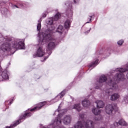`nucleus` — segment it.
Instances as JSON below:
<instances>
[{
    "label": "nucleus",
    "mask_w": 128,
    "mask_h": 128,
    "mask_svg": "<svg viewBox=\"0 0 128 128\" xmlns=\"http://www.w3.org/2000/svg\"><path fill=\"white\" fill-rule=\"evenodd\" d=\"M72 120V117L70 116H67L64 117V120H63V122L64 124H70V121Z\"/></svg>",
    "instance_id": "nucleus-13"
},
{
    "label": "nucleus",
    "mask_w": 128,
    "mask_h": 128,
    "mask_svg": "<svg viewBox=\"0 0 128 128\" xmlns=\"http://www.w3.org/2000/svg\"><path fill=\"white\" fill-rule=\"evenodd\" d=\"M22 8V5H21L20 7L16 6V5H14V8Z\"/></svg>",
    "instance_id": "nucleus-31"
},
{
    "label": "nucleus",
    "mask_w": 128,
    "mask_h": 128,
    "mask_svg": "<svg viewBox=\"0 0 128 128\" xmlns=\"http://www.w3.org/2000/svg\"><path fill=\"white\" fill-rule=\"evenodd\" d=\"M73 108H74L76 110H78V112H80V110H82V108L80 106V104H74Z\"/></svg>",
    "instance_id": "nucleus-22"
},
{
    "label": "nucleus",
    "mask_w": 128,
    "mask_h": 128,
    "mask_svg": "<svg viewBox=\"0 0 128 128\" xmlns=\"http://www.w3.org/2000/svg\"><path fill=\"white\" fill-rule=\"evenodd\" d=\"M92 16H90L88 22H86V24H89L90 22H92Z\"/></svg>",
    "instance_id": "nucleus-29"
},
{
    "label": "nucleus",
    "mask_w": 128,
    "mask_h": 128,
    "mask_svg": "<svg viewBox=\"0 0 128 128\" xmlns=\"http://www.w3.org/2000/svg\"><path fill=\"white\" fill-rule=\"evenodd\" d=\"M70 24H72V21L70 20H67L64 24L65 28H70Z\"/></svg>",
    "instance_id": "nucleus-17"
},
{
    "label": "nucleus",
    "mask_w": 128,
    "mask_h": 128,
    "mask_svg": "<svg viewBox=\"0 0 128 128\" xmlns=\"http://www.w3.org/2000/svg\"><path fill=\"white\" fill-rule=\"evenodd\" d=\"M55 46H56V44H54V42H50L48 43V44L47 48H46L47 52H48V56L46 57L45 58H44V60H46V58H48V56L50 54H52V50H54Z\"/></svg>",
    "instance_id": "nucleus-6"
},
{
    "label": "nucleus",
    "mask_w": 128,
    "mask_h": 128,
    "mask_svg": "<svg viewBox=\"0 0 128 128\" xmlns=\"http://www.w3.org/2000/svg\"><path fill=\"white\" fill-rule=\"evenodd\" d=\"M126 121L122 119H121L119 120L118 122H114V124L110 126V128H116V126H126Z\"/></svg>",
    "instance_id": "nucleus-9"
},
{
    "label": "nucleus",
    "mask_w": 128,
    "mask_h": 128,
    "mask_svg": "<svg viewBox=\"0 0 128 128\" xmlns=\"http://www.w3.org/2000/svg\"><path fill=\"white\" fill-rule=\"evenodd\" d=\"M46 14H44L43 15V18H46Z\"/></svg>",
    "instance_id": "nucleus-34"
},
{
    "label": "nucleus",
    "mask_w": 128,
    "mask_h": 128,
    "mask_svg": "<svg viewBox=\"0 0 128 128\" xmlns=\"http://www.w3.org/2000/svg\"><path fill=\"white\" fill-rule=\"evenodd\" d=\"M90 104V101H88V100H85L82 101V104L84 108H87V106H88Z\"/></svg>",
    "instance_id": "nucleus-18"
},
{
    "label": "nucleus",
    "mask_w": 128,
    "mask_h": 128,
    "mask_svg": "<svg viewBox=\"0 0 128 128\" xmlns=\"http://www.w3.org/2000/svg\"><path fill=\"white\" fill-rule=\"evenodd\" d=\"M96 103L98 108H102L104 106V103L102 100H97L96 102Z\"/></svg>",
    "instance_id": "nucleus-15"
},
{
    "label": "nucleus",
    "mask_w": 128,
    "mask_h": 128,
    "mask_svg": "<svg viewBox=\"0 0 128 128\" xmlns=\"http://www.w3.org/2000/svg\"><path fill=\"white\" fill-rule=\"evenodd\" d=\"M71 16H72V13H71Z\"/></svg>",
    "instance_id": "nucleus-39"
},
{
    "label": "nucleus",
    "mask_w": 128,
    "mask_h": 128,
    "mask_svg": "<svg viewBox=\"0 0 128 128\" xmlns=\"http://www.w3.org/2000/svg\"><path fill=\"white\" fill-rule=\"evenodd\" d=\"M10 40H12V39H11V38L7 39V40H6V41H7V42H10Z\"/></svg>",
    "instance_id": "nucleus-33"
},
{
    "label": "nucleus",
    "mask_w": 128,
    "mask_h": 128,
    "mask_svg": "<svg viewBox=\"0 0 128 128\" xmlns=\"http://www.w3.org/2000/svg\"><path fill=\"white\" fill-rule=\"evenodd\" d=\"M84 114L80 115V118H84Z\"/></svg>",
    "instance_id": "nucleus-30"
},
{
    "label": "nucleus",
    "mask_w": 128,
    "mask_h": 128,
    "mask_svg": "<svg viewBox=\"0 0 128 128\" xmlns=\"http://www.w3.org/2000/svg\"><path fill=\"white\" fill-rule=\"evenodd\" d=\"M74 0V2L75 3V4H76V2H79L80 1V0Z\"/></svg>",
    "instance_id": "nucleus-32"
},
{
    "label": "nucleus",
    "mask_w": 128,
    "mask_h": 128,
    "mask_svg": "<svg viewBox=\"0 0 128 128\" xmlns=\"http://www.w3.org/2000/svg\"><path fill=\"white\" fill-rule=\"evenodd\" d=\"M128 96L124 98V101L123 102V104H128Z\"/></svg>",
    "instance_id": "nucleus-26"
},
{
    "label": "nucleus",
    "mask_w": 128,
    "mask_h": 128,
    "mask_svg": "<svg viewBox=\"0 0 128 128\" xmlns=\"http://www.w3.org/2000/svg\"><path fill=\"white\" fill-rule=\"evenodd\" d=\"M1 13L2 14H8V9L6 8H2Z\"/></svg>",
    "instance_id": "nucleus-25"
},
{
    "label": "nucleus",
    "mask_w": 128,
    "mask_h": 128,
    "mask_svg": "<svg viewBox=\"0 0 128 128\" xmlns=\"http://www.w3.org/2000/svg\"><path fill=\"white\" fill-rule=\"evenodd\" d=\"M127 70H128V62L127 64H126V68L125 69L122 68L116 69V72H119V74H117L116 76L114 79V80H116V82H118V80H126V78L122 72H127Z\"/></svg>",
    "instance_id": "nucleus-3"
},
{
    "label": "nucleus",
    "mask_w": 128,
    "mask_h": 128,
    "mask_svg": "<svg viewBox=\"0 0 128 128\" xmlns=\"http://www.w3.org/2000/svg\"><path fill=\"white\" fill-rule=\"evenodd\" d=\"M24 50V40L16 39L13 42L12 44L9 42H6L0 47V50L6 52V50Z\"/></svg>",
    "instance_id": "nucleus-1"
},
{
    "label": "nucleus",
    "mask_w": 128,
    "mask_h": 128,
    "mask_svg": "<svg viewBox=\"0 0 128 128\" xmlns=\"http://www.w3.org/2000/svg\"><path fill=\"white\" fill-rule=\"evenodd\" d=\"M66 94V91L65 90H63L61 92L60 94L58 96H57L56 98H54V100H58V98H62Z\"/></svg>",
    "instance_id": "nucleus-20"
},
{
    "label": "nucleus",
    "mask_w": 128,
    "mask_h": 128,
    "mask_svg": "<svg viewBox=\"0 0 128 128\" xmlns=\"http://www.w3.org/2000/svg\"><path fill=\"white\" fill-rule=\"evenodd\" d=\"M114 110V107L110 104H108L105 108V112L107 114H112Z\"/></svg>",
    "instance_id": "nucleus-12"
},
{
    "label": "nucleus",
    "mask_w": 128,
    "mask_h": 128,
    "mask_svg": "<svg viewBox=\"0 0 128 128\" xmlns=\"http://www.w3.org/2000/svg\"><path fill=\"white\" fill-rule=\"evenodd\" d=\"M102 120V116H99V118H95V120Z\"/></svg>",
    "instance_id": "nucleus-27"
},
{
    "label": "nucleus",
    "mask_w": 128,
    "mask_h": 128,
    "mask_svg": "<svg viewBox=\"0 0 128 128\" xmlns=\"http://www.w3.org/2000/svg\"><path fill=\"white\" fill-rule=\"evenodd\" d=\"M58 100H60V99H58L57 102H58Z\"/></svg>",
    "instance_id": "nucleus-37"
},
{
    "label": "nucleus",
    "mask_w": 128,
    "mask_h": 128,
    "mask_svg": "<svg viewBox=\"0 0 128 128\" xmlns=\"http://www.w3.org/2000/svg\"><path fill=\"white\" fill-rule=\"evenodd\" d=\"M38 24L37 25V30L40 31V28H42V25L40 22H42V18L38 20Z\"/></svg>",
    "instance_id": "nucleus-24"
},
{
    "label": "nucleus",
    "mask_w": 128,
    "mask_h": 128,
    "mask_svg": "<svg viewBox=\"0 0 128 128\" xmlns=\"http://www.w3.org/2000/svg\"><path fill=\"white\" fill-rule=\"evenodd\" d=\"M122 44H124V41L122 40H119L118 42V44L119 46H122Z\"/></svg>",
    "instance_id": "nucleus-28"
},
{
    "label": "nucleus",
    "mask_w": 128,
    "mask_h": 128,
    "mask_svg": "<svg viewBox=\"0 0 128 128\" xmlns=\"http://www.w3.org/2000/svg\"><path fill=\"white\" fill-rule=\"evenodd\" d=\"M46 54L44 50L42 48V46H40L37 49L36 54L33 55V58H35L37 56L38 58H42Z\"/></svg>",
    "instance_id": "nucleus-5"
},
{
    "label": "nucleus",
    "mask_w": 128,
    "mask_h": 128,
    "mask_svg": "<svg viewBox=\"0 0 128 128\" xmlns=\"http://www.w3.org/2000/svg\"><path fill=\"white\" fill-rule=\"evenodd\" d=\"M63 30H64V26H62V25L59 26L56 30L57 32H59V34H60L62 33Z\"/></svg>",
    "instance_id": "nucleus-21"
},
{
    "label": "nucleus",
    "mask_w": 128,
    "mask_h": 128,
    "mask_svg": "<svg viewBox=\"0 0 128 128\" xmlns=\"http://www.w3.org/2000/svg\"><path fill=\"white\" fill-rule=\"evenodd\" d=\"M90 30H88V32H90Z\"/></svg>",
    "instance_id": "nucleus-40"
},
{
    "label": "nucleus",
    "mask_w": 128,
    "mask_h": 128,
    "mask_svg": "<svg viewBox=\"0 0 128 128\" xmlns=\"http://www.w3.org/2000/svg\"><path fill=\"white\" fill-rule=\"evenodd\" d=\"M32 116V113L30 112H28V111L22 116H20V119L15 122L13 124H12L10 126H6V128H16V126L20 124L21 120H25L26 118H28Z\"/></svg>",
    "instance_id": "nucleus-4"
},
{
    "label": "nucleus",
    "mask_w": 128,
    "mask_h": 128,
    "mask_svg": "<svg viewBox=\"0 0 128 128\" xmlns=\"http://www.w3.org/2000/svg\"><path fill=\"white\" fill-rule=\"evenodd\" d=\"M126 78H127L128 79V73L127 74H126Z\"/></svg>",
    "instance_id": "nucleus-36"
},
{
    "label": "nucleus",
    "mask_w": 128,
    "mask_h": 128,
    "mask_svg": "<svg viewBox=\"0 0 128 128\" xmlns=\"http://www.w3.org/2000/svg\"><path fill=\"white\" fill-rule=\"evenodd\" d=\"M54 28L52 29V27L50 28L48 30L45 31L44 32H42V33L38 34V38H39V44L38 46H42L44 44V42H49V40H52L54 38L52 36V32H54Z\"/></svg>",
    "instance_id": "nucleus-2"
},
{
    "label": "nucleus",
    "mask_w": 128,
    "mask_h": 128,
    "mask_svg": "<svg viewBox=\"0 0 128 128\" xmlns=\"http://www.w3.org/2000/svg\"><path fill=\"white\" fill-rule=\"evenodd\" d=\"M92 112L95 116H98L99 114H100V112H102V111L98 108H93Z\"/></svg>",
    "instance_id": "nucleus-19"
},
{
    "label": "nucleus",
    "mask_w": 128,
    "mask_h": 128,
    "mask_svg": "<svg viewBox=\"0 0 128 128\" xmlns=\"http://www.w3.org/2000/svg\"><path fill=\"white\" fill-rule=\"evenodd\" d=\"M98 60H96L95 62L92 63L91 64L89 65V68H94L96 66H98Z\"/></svg>",
    "instance_id": "nucleus-23"
},
{
    "label": "nucleus",
    "mask_w": 128,
    "mask_h": 128,
    "mask_svg": "<svg viewBox=\"0 0 128 128\" xmlns=\"http://www.w3.org/2000/svg\"><path fill=\"white\" fill-rule=\"evenodd\" d=\"M106 77L104 75L101 76L98 82V86H96V88H100L102 86V83L106 82Z\"/></svg>",
    "instance_id": "nucleus-8"
},
{
    "label": "nucleus",
    "mask_w": 128,
    "mask_h": 128,
    "mask_svg": "<svg viewBox=\"0 0 128 128\" xmlns=\"http://www.w3.org/2000/svg\"><path fill=\"white\" fill-rule=\"evenodd\" d=\"M10 104H12V102H10Z\"/></svg>",
    "instance_id": "nucleus-38"
},
{
    "label": "nucleus",
    "mask_w": 128,
    "mask_h": 128,
    "mask_svg": "<svg viewBox=\"0 0 128 128\" xmlns=\"http://www.w3.org/2000/svg\"><path fill=\"white\" fill-rule=\"evenodd\" d=\"M46 102H41L38 104L37 106L34 107V108H32V109H30V112H34L36 110H40L44 106H46Z\"/></svg>",
    "instance_id": "nucleus-11"
},
{
    "label": "nucleus",
    "mask_w": 128,
    "mask_h": 128,
    "mask_svg": "<svg viewBox=\"0 0 128 128\" xmlns=\"http://www.w3.org/2000/svg\"><path fill=\"white\" fill-rule=\"evenodd\" d=\"M108 84L111 86V88H110V90H116V86H118L114 82V81L112 80H110V81L108 82Z\"/></svg>",
    "instance_id": "nucleus-14"
},
{
    "label": "nucleus",
    "mask_w": 128,
    "mask_h": 128,
    "mask_svg": "<svg viewBox=\"0 0 128 128\" xmlns=\"http://www.w3.org/2000/svg\"><path fill=\"white\" fill-rule=\"evenodd\" d=\"M106 94H110V92L106 91Z\"/></svg>",
    "instance_id": "nucleus-35"
},
{
    "label": "nucleus",
    "mask_w": 128,
    "mask_h": 128,
    "mask_svg": "<svg viewBox=\"0 0 128 128\" xmlns=\"http://www.w3.org/2000/svg\"><path fill=\"white\" fill-rule=\"evenodd\" d=\"M60 18V13H57L54 16V18H50L48 20V24L49 26H52V24H54V22H56V20H58V18Z\"/></svg>",
    "instance_id": "nucleus-7"
},
{
    "label": "nucleus",
    "mask_w": 128,
    "mask_h": 128,
    "mask_svg": "<svg viewBox=\"0 0 128 128\" xmlns=\"http://www.w3.org/2000/svg\"><path fill=\"white\" fill-rule=\"evenodd\" d=\"M118 98H120V95L118 94H114L110 97V100L112 101L116 100Z\"/></svg>",
    "instance_id": "nucleus-16"
},
{
    "label": "nucleus",
    "mask_w": 128,
    "mask_h": 128,
    "mask_svg": "<svg viewBox=\"0 0 128 128\" xmlns=\"http://www.w3.org/2000/svg\"><path fill=\"white\" fill-rule=\"evenodd\" d=\"M0 82H2V80H4L8 79V71H6V70L0 72Z\"/></svg>",
    "instance_id": "nucleus-10"
}]
</instances>
